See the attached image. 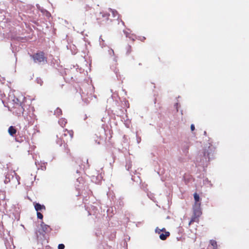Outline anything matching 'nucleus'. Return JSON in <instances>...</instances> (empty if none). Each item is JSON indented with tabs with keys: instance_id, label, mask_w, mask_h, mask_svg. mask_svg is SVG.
I'll list each match as a JSON object with an SVG mask.
<instances>
[{
	"instance_id": "nucleus-1",
	"label": "nucleus",
	"mask_w": 249,
	"mask_h": 249,
	"mask_svg": "<svg viewBox=\"0 0 249 249\" xmlns=\"http://www.w3.org/2000/svg\"><path fill=\"white\" fill-rule=\"evenodd\" d=\"M8 106L11 111L17 116H20L23 113L24 108L21 102L11 92L8 97Z\"/></svg>"
},
{
	"instance_id": "nucleus-2",
	"label": "nucleus",
	"mask_w": 249,
	"mask_h": 249,
	"mask_svg": "<svg viewBox=\"0 0 249 249\" xmlns=\"http://www.w3.org/2000/svg\"><path fill=\"white\" fill-rule=\"evenodd\" d=\"M32 58L34 62L36 63H45L47 61L46 58L45 57L44 53L42 52L38 53L33 55Z\"/></svg>"
},
{
	"instance_id": "nucleus-3",
	"label": "nucleus",
	"mask_w": 249,
	"mask_h": 249,
	"mask_svg": "<svg viewBox=\"0 0 249 249\" xmlns=\"http://www.w3.org/2000/svg\"><path fill=\"white\" fill-rule=\"evenodd\" d=\"M11 179H14L18 183V184H19V179L20 177L17 175V174L15 172V171H13L11 172V174H7L5 176V178L4 181L5 184L8 183L10 182Z\"/></svg>"
},
{
	"instance_id": "nucleus-4",
	"label": "nucleus",
	"mask_w": 249,
	"mask_h": 249,
	"mask_svg": "<svg viewBox=\"0 0 249 249\" xmlns=\"http://www.w3.org/2000/svg\"><path fill=\"white\" fill-rule=\"evenodd\" d=\"M73 137V132L69 131L67 129L64 130L62 135V141L63 142H67L69 140H71Z\"/></svg>"
},
{
	"instance_id": "nucleus-5",
	"label": "nucleus",
	"mask_w": 249,
	"mask_h": 249,
	"mask_svg": "<svg viewBox=\"0 0 249 249\" xmlns=\"http://www.w3.org/2000/svg\"><path fill=\"white\" fill-rule=\"evenodd\" d=\"M35 208L37 212H38L39 211H42L43 210H45V207L44 205H41L39 203H35Z\"/></svg>"
},
{
	"instance_id": "nucleus-6",
	"label": "nucleus",
	"mask_w": 249,
	"mask_h": 249,
	"mask_svg": "<svg viewBox=\"0 0 249 249\" xmlns=\"http://www.w3.org/2000/svg\"><path fill=\"white\" fill-rule=\"evenodd\" d=\"M170 235V233L168 231H165L164 233H160V238L162 240H164L166 238Z\"/></svg>"
},
{
	"instance_id": "nucleus-7",
	"label": "nucleus",
	"mask_w": 249,
	"mask_h": 249,
	"mask_svg": "<svg viewBox=\"0 0 249 249\" xmlns=\"http://www.w3.org/2000/svg\"><path fill=\"white\" fill-rule=\"evenodd\" d=\"M16 129L12 126H10L8 128V132L11 136H14L16 134Z\"/></svg>"
},
{
	"instance_id": "nucleus-8",
	"label": "nucleus",
	"mask_w": 249,
	"mask_h": 249,
	"mask_svg": "<svg viewBox=\"0 0 249 249\" xmlns=\"http://www.w3.org/2000/svg\"><path fill=\"white\" fill-rule=\"evenodd\" d=\"M58 123L62 127H63L67 123V121L65 119L61 118L59 120Z\"/></svg>"
},
{
	"instance_id": "nucleus-9",
	"label": "nucleus",
	"mask_w": 249,
	"mask_h": 249,
	"mask_svg": "<svg viewBox=\"0 0 249 249\" xmlns=\"http://www.w3.org/2000/svg\"><path fill=\"white\" fill-rule=\"evenodd\" d=\"M109 11L111 12L112 14V16L114 18L116 17V16L118 15V13L117 12V11L115 10H113V9H112L111 8H109Z\"/></svg>"
},
{
	"instance_id": "nucleus-10",
	"label": "nucleus",
	"mask_w": 249,
	"mask_h": 249,
	"mask_svg": "<svg viewBox=\"0 0 249 249\" xmlns=\"http://www.w3.org/2000/svg\"><path fill=\"white\" fill-rule=\"evenodd\" d=\"M62 113L61 109L59 108H57L55 111H54V114L56 116H59L60 114H61Z\"/></svg>"
},
{
	"instance_id": "nucleus-11",
	"label": "nucleus",
	"mask_w": 249,
	"mask_h": 249,
	"mask_svg": "<svg viewBox=\"0 0 249 249\" xmlns=\"http://www.w3.org/2000/svg\"><path fill=\"white\" fill-rule=\"evenodd\" d=\"M41 225L43 230L44 231H48V228H49V226L48 225L44 224L43 223H42V224Z\"/></svg>"
},
{
	"instance_id": "nucleus-12",
	"label": "nucleus",
	"mask_w": 249,
	"mask_h": 249,
	"mask_svg": "<svg viewBox=\"0 0 249 249\" xmlns=\"http://www.w3.org/2000/svg\"><path fill=\"white\" fill-rule=\"evenodd\" d=\"M37 218L39 219H42L43 218V215L39 212H37Z\"/></svg>"
},
{
	"instance_id": "nucleus-13",
	"label": "nucleus",
	"mask_w": 249,
	"mask_h": 249,
	"mask_svg": "<svg viewBox=\"0 0 249 249\" xmlns=\"http://www.w3.org/2000/svg\"><path fill=\"white\" fill-rule=\"evenodd\" d=\"M64 245L63 244H59L58 247V249H64Z\"/></svg>"
},
{
	"instance_id": "nucleus-14",
	"label": "nucleus",
	"mask_w": 249,
	"mask_h": 249,
	"mask_svg": "<svg viewBox=\"0 0 249 249\" xmlns=\"http://www.w3.org/2000/svg\"><path fill=\"white\" fill-rule=\"evenodd\" d=\"M160 229H159V228H157L156 229H155V232L158 234H160Z\"/></svg>"
},
{
	"instance_id": "nucleus-15",
	"label": "nucleus",
	"mask_w": 249,
	"mask_h": 249,
	"mask_svg": "<svg viewBox=\"0 0 249 249\" xmlns=\"http://www.w3.org/2000/svg\"><path fill=\"white\" fill-rule=\"evenodd\" d=\"M37 82L40 85H41L43 82L41 79H37Z\"/></svg>"
},
{
	"instance_id": "nucleus-16",
	"label": "nucleus",
	"mask_w": 249,
	"mask_h": 249,
	"mask_svg": "<svg viewBox=\"0 0 249 249\" xmlns=\"http://www.w3.org/2000/svg\"><path fill=\"white\" fill-rule=\"evenodd\" d=\"M108 16H109V14H102V17H107V19L108 18Z\"/></svg>"
},
{
	"instance_id": "nucleus-17",
	"label": "nucleus",
	"mask_w": 249,
	"mask_h": 249,
	"mask_svg": "<svg viewBox=\"0 0 249 249\" xmlns=\"http://www.w3.org/2000/svg\"><path fill=\"white\" fill-rule=\"evenodd\" d=\"M160 230V232H161V231H165V228H162V229H160V230Z\"/></svg>"
},
{
	"instance_id": "nucleus-18",
	"label": "nucleus",
	"mask_w": 249,
	"mask_h": 249,
	"mask_svg": "<svg viewBox=\"0 0 249 249\" xmlns=\"http://www.w3.org/2000/svg\"><path fill=\"white\" fill-rule=\"evenodd\" d=\"M178 103L176 104V105H175V107H176L177 111H178Z\"/></svg>"
},
{
	"instance_id": "nucleus-19",
	"label": "nucleus",
	"mask_w": 249,
	"mask_h": 249,
	"mask_svg": "<svg viewBox=\"0 0 249 249\" xmlns=\"http://www.w3.org/2000/svg\"><path fill=\"white\" fill-rule=\"evenodd\" d=\"M140 140H141L140 138H137V141H138V143L140 142Z\"/></svg>"
}]
</instances>
